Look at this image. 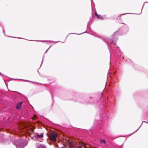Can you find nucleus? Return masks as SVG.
I'll list each match as a JSON object with an SVG mask.
<instances>
[{
  "instance_id": "nucleus-9",
  "label": "nucleus",
  "mask_w": 148,
  "mask_h": 148,
  "mask_svg": "<svg viewBox=\"0 0 148 148\" xmlns=\"http://www.w3.org/2000/svg\"><path fill=\"white\" fill-rule=\"evenodd\" d=\"M37 118V117L35 115H34L33 116V117L32 118V119H36Z\"/></svg>"
},
{
  "instance_id": "nucleus-3",
  "label": "nucleus",
  "mask_w": 148,
  "mask_h": 148,
  "mask_svg": "<svg viewBox=\"0 0 148 148\" xmlns=\"http://www.w3.org/2000/svg\"><path fill=\"white\" fill-rule=\"evenodd\" d=\"M67 144L69 146V148H72L73 147L72 144L73 143V142L71 140H69L67 142Z\"/></svg>"
},
{
  "instance_id": "nucleus-11",
  "label": "nucleus",
  "mask_w": 148,
  "mask_h": 148,
  "mask_svg": "<svg viewBox=\"0 0 148 148\" xmlns=\"http://www.w3.org/2000/svg\"><path fill=\"white\" fill-rule=\"evenodd\" d=\"M31 130L32 132H33V130L31 129Z\"/></svg>"
},
{
  "instance_id": "nucleus-5",
  "label": "nucleus",
  "mask_w": 148,
  "mask_h": 148,
  "mask_svg": "<svg viewBox=\"0 0 148 148\" xmlns=\"http://www.w3.org/2000/svg\"><path fill=\"white\" fill-rule=\"evenodd\" d=\"M22 104V102H20L19 103L17 104L16 106V108L18 109H19L21 108V106Z\"/></svg>"
},
{
  "instance_id": "nucleus-7",
  "label": "nucleus",
  "mask_w": 148,
  "mask_h": 148,
  "mask_svg": "<svg viewBox=\"0 0 148 148\" xmlns=\"http://www.w3.org/2000/svg\"><path fill=\"white\" fill-rule=\"evenodd\" d=\"M37 148H46V147L42 145H39L37 146Z\"/></svg>"
},
{
  "instance_id": "nucleus-1",
  "label": "nucleus",
  "mask_w": 148,
  "mask_h": 148,
  "mask_svg": "<svg viewBox=\"0 0 148 148\" xmlns=\"http://www.w3.org/2000/svg\"><path fill=\"white\" fill-rule=\"evenodd\" d=\"M57 137V133L55 132H53L49 134V138L50 140L55 142L56 140Z\"/></svg>"
},
{
  "instance_id": "nucleus-6",
  "label": "nucleus",
  "mask_w": 148,
  "mask_h": 148,
  "mask_svg": "<svg viewBox=\"0 0 148 148\" xmlns=\"http://www.w3.org/2000/svg\"><path fill=\"white\" fill-rule=\"evenodd\" d=\"M43 136L42 134H41L40 135H38L37 136L36 139L41 138L43 137Z\"/></svg>"
},
{
  "instance_id": "nucleus-10",
  "label": "nucleus",
  "mask_w": 148,
  "mask_h": 148,
  "mask_svg": "<svg viewBox=\"0 0 148 148\" xmlns=\"http://www.w3.org/2000/svg\"><path fill=\"white\" fill-rule=\"evenodd\" d=\"M100 143H103L104 144H105L106 143L105 141L104 140H101V141L100 142Z\"/></svg>"
},
{
  "instance_id": "nucleus-2",
  "label": "nucleus",
  "mask_w": 148,
  "mask_h": 148,
  "mask_svg": "<svg viewBox=\"0 0 148 148\" xmlns=\"http://www.w3.org/2000/svg\"><path fill=\"white\" fill-rule=\"evenodd\" d=\"M16 146L17 148H23L24 147V143L22 141L18 140L16 144Z\"/></svg>"
},
{
  "instance_id": "nucleus-4",
  "label": "nucleus",
  "mask_w": 148,
  "mask_h": 148,
  "mask_svg": "<svg viewBox=\"0 0 148 148\" xmlns=\"http://www.w3.org/2000/svg\"><path fill=\"white\" fill-rule=\"evenodd\" d=\"M79 147L80 148H85L86 147V145L83 142L79 143Z\"/></svg>"
},
{
  "instance_id": "nucleus-8",
  "label": "nucleus",
  "mask_w": 148,
  "mask_h": 148,
  "mask_svg": "<svg viewBox=\"0 0 148 148\" xmlns=\"http://www.w3.org/2000/svg\"><path fill=\"white\" fill-rule=\"evenodd\" d=\"M95 15L98 18L101 19L102 18L101 16L99 15L96 12L95 13Z\"/></svg>"
}]
</instances>
